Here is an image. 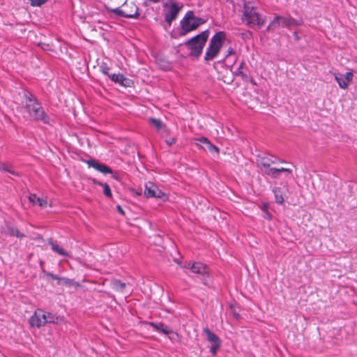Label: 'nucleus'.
<instances>
[{
  "instance_id": "f257e3e1",
  "label": "nucleus",
  "mask_w": 357,
  "mask_h": 357,
  "mask_svg": "<svg viewBox=\"0 0 357 357\" xmlns=\"http://www.w3.org/2000/svg\"><path fill=\"white\" fill-rule=\"evenodd\" d=\"M23 109L29 116L36 120H40L45 123H49V117L38 100L30 93L24 94Z\"/></svg>"
},
{
  "instance_id": "f03ea898",
  "label": "nucleus",
  "mask_w": 357,
  "mask_h": 357,
  "mask_svg": "<svg viewBox=\"0 0 357 357\" xmlns=\"http://www.w3.org/2000/svg\"><path fill=\"white\" fill-rule=\"evenodd\" d=\"M242 22L249 26L261 27L265 24L263 18L257 12V8L250 1H245L243 7Z\"/></svg>"
},
{
  "instance_id": "7ed1b4c3",
  "label": "nucleus",
  "mask_w": 357,
  "mask_h": 357,
  "mask_svg": "<svg viewBox=\"0 0 357 357\" xmlns=\"http://www.w3.org/2000/svg\"><path fill=\"white\" fill-rule=\"evenodd\" d=\"M208 36L209 31L207 29L186 40L184 45L190 51V54L199 57L202 53Z\"/></svg>"
},
{
  "instance_id": "20e7f679",
  "label": "nucleus",
  "mask_w": 357,
  "mask_h": 357,
  "mask_svg": "<svg viewBox=\"0 0 357 357\" xmlns=\"http://www.w3.org/2000/svg\"><path fill=\"white\" fill-rule=\"evenodd\" d=\"M205 22L204 19L196 17L192 11H188L180 21V36H185L187 33L197 29Z\"/></svg>"
},
{
  "instance_id": "39448f33",
  "label": "nucleus",
  "mask_w": 357,
  "mask_h": 357,
  "mask_svg": "<svg viewBox=\"0 0 357 357\" xmlns=\"http://www.w3.org/2000/svg\"><path fill=\"white\" fill-rule=\"evenodd\" d=\"M225 39V33L223 31H219L213 35L206 50L204 56L205 61L208 62L212 61L218 56L222 47Z\"/></svg>"
},
{
  "instance_id": "423d86ee",
  "label": "nucleus",
  "mask_w": 357,
  "mask_h": 357,
  "mask_svg": "<svg viewBox=\"0 0 357 357\" xmlns=\"http://www.w3.org/2000/svg\"><path fill=\"white\" fill-rule=\"evenodd\" d=\"M163 7L165 8V22L168 23L169 25H171L172 22L176 19L180 10L183 8V5L171 1L165 3Z\"/></svg>"
},
{
  "instance_id": "0eeeda50",
  "label": "nucleus",
  "mask_w": 357,
  "mask_h": 357,
  "mask_svg": "<svg viewBox=\"0 0 357 357\" xmlns=\"http://www.w3.org/2000/svg\"><path fill=\"white\" fill-rule=\"evenodd\" d=\"M144 194L148 197H157L160 199H167L166 194L152 182H148L145 185Z\"/></svg>"
},
{
  "instance_id": "6e6552de",
  "label": "nucleus",
  "mask_w": 357,
  "mask_h": 357,
  "mask_svg": "<svg viewBox=\"0 0 357 357\" xmlns=\"http://www.w3.org/2000/svg\"><path fill=\"white\" fill-rule=\"evenodd\" d=\"M29 322L31 327L38 328L46 324L47 321L45 320V311L42 309H37L29 318Z\"/></svg>"
},
{
  "instance_id": "1a4fd4ad",
  "label": "nucleus",
  "mask_w": 357,
  "mask_h": 357,
  "mask_svg": "<svg viewBox=\"0 0 357 357\" xmlns=\"http://www.w3.org/2000/svg\"><path fill=\"white\" fill-rule=\"evenodd\" d=\"M190 270L192 273L201 275L202 276L204 284H206L208 283L209 274L208 273L207 267L206 265L201 262H195L192 263V266H190Z\"/></svg>"
},
{
  "instance_id": "9d476101",
  "label": "nucleus",
  "mask_w": 357,
  "mask_h": 357,
  "mask_svg": "<svg viewBox=\"0 0 357 357\" xmlns=\"http://www.w3.org/2000/svg\"><path fill=\"white\" fill-rule=\"evenodd\" d=\"M353 76L354 75L351 71L347 72L344 75L341 74H335V79L337 81L341 89H347L349 82L352 81Z\"/></svg>"
},
{
  "instance_id": "9b49d317",
  "label": "nucleus",
  "mask_w": 357,
  "mask_h": 357,
  "mask_svg": "<svg viewBox=\"0 0 357 357\" xmlns=\"http://www.w3.org/2000/svg\"><path fill=\"white\" fill-rule=\"evenodd\" d=\"M86 164L89 167L95 169L96 171L101 172L103 174H112L113 171L111 168L106 165L100 163L94 159H89L86 160Z\"/></svg>"
},
{
  "instance_id": "f8f14e48",
  "label": "nucleus",
  "mask_w": 357,
  "mask_h": 357,
  "mask_svg": "<svg viewBox=\"0 0 357 357\" xmlns=\"http://www.w3.org/2000/svg\"><path fill=\"white\" fill-rule=\"evenodd\" d=\"M303 24L302 20H296L291 17L282 16V26L287 29L301 26Z\"/></svg>"
},
{
  "instance_id": "ddd939ff",
  "label": "nucleus",
  "mask_w": 357,
  "mask_h": 357,
  "mask_svg": "<svg viewBox=\"0 0 357 357\" xmlns=\"http://www.w3.org/2000/svg\"><path fill=\"white\" fill-rule=\"evenodd\" d=\"M109 77L115 83H119L123 86H129L130 80L126 78L123 74H112Z\"/></svg>"
},
{
  "instance_id": "4468645a",
  "label": "nucleus",
  "mask_w": 357,
  "mask_h": 357,
  "mask_svg": "<svg viewBox=\"0 0 357 357\" xmlns=\"http://www.w3.org/2000/svg\"><path fill=\"white\" fill-rule=\"evenodd\" d=\"M262 169L261 170L268 176H271L272 178H276L280 176L279 170L278 168L270 167L269 163H262Z\"/></svg>"
},
{
  "instance_id": "2eb2a0df",
  "label": "nucleus",
  "mask_w": 357,
  "mask_h": 357,
  "mask_svg": "<svg viewBox=\"0 0 357 357\" xmlns=\"http://www.w3.org/2000/svg\"><path fill=\"white\" fill-rule=\"evenodd\" d=\"M149 324L156 331L162 333L163 334L169 335L172 333V330L167 325L162 323L149 322Z\"/></svg>"
},
{
  "instance_id": "dca6fc26",
  "label": "nucleus",
  "mask_w": 357,
  "mask_h": 357,
  "mask_svg": "<svg viewBox=\"0 0 357 357\" xmlns=\"http://www.w3.org/2000/svg\"><path fill=\"white\" fill-rule=\"evenodd\" d=\"M204 333L206 335V339L212 344H221V341L218 335L211 331L208 328L204 329Z\"/></svg>"
},
{
  "instance_id": "f3484780",
  "label": "nucleus",
  "mask_w": 357,
  "mask_h": 357,
  "mask_svg": "<svg viewBox=\"0 0 357 357\" xmlns=\"http://www.w3.org/2000/svg\"><path fill=\"white\" fill-rule=\"evenodd\" d=\"M29 201L33 204H38L40 207H45L47 205L46 199L38 197L36 194H31L29 197Z\"/></svg>"
},
{
  "instance_id": "a211bd4d",
  "label": "nucleus",
  "mask_w": 357,
  "mask_h": 357,
  "mask_svg": "<svg viewBox=\"0 0 357 357\" xmlns=\"http://www.w3.org/2000/svg\"><path fill=\"white\" fill-rule=\"evenodd\" d=\"M280 24L282 25V16L275 15L272 22L267 26L266 31H270L271 30L278 29Z\"/></svg>"
},
{
  "instance_id": "6ab92c4d",
  "label": "nucleus",
  "mask_w": 357,
  "mask_h": 357,
  "mask_svg": "<svg viewBox=\"0 0 357 357\" xmlns=\"http://www.w3.org/2000/svg\"><path fill=\"white\" fill-rule=\"evenodd\" d=\"M5 233L10 236H16L17 238H22L24 237V234L19 231V229L13 226L7 227Z\"/></svg>"
},
{
  "instance_id": "aec40b11",
  "label": "nucleus",
  "mask_w": 357,
  "mask_h": 357,
  "mask_svg": "<svg viewBox=\"0 0 357 357\" xmlns=\"http://www.w3.org/2000/svg\"><path fill=\"white\" fill-rule=\"evenodd\" d=\"M112 11L116 15L126 18H137L139 16V13L137 11H136L134 14H128L123 10L119 8H115Z\"/></svg>"
},
{
  "instance_id": "412c9836",
  "label": "nucleus",
  "mask_w": 357,
  "mask_h": 357,
  "mask_svg": "<svg viewBox=\"0 0 357 357\" xmlns=\"http://www.w3.org/2000/svg\"><path fill=\"white\" fill-rule=\"evenodd\" d=\"M51 248L52 250L59 255L68 257L69 256V254L68 252H66L64 249H63L61 247H60L56 243L51 241L50 243Z\"/></svg>"
},
{
  "instance_id": "4be33fe9",
  "label": "nucleus",
  "mask_w": 357,
  "mask_h": 357,
  "mask_svg": "<svg viewBox=\"0 0 357 357\" xmlns=\"http://www.w3.org/2000/svg\"><path fill=\"white\" fill-rule=\"evenodd\" d=\"M273 192L275 196V202L278 204H282L284 202V199L282 195V191L280 188H274Z\"/></svg>"
},
{
  "instance_id": "5701e85b",
  "label": "nucleus",
  "mask_w": 357,
  "mask_h": 357,
  "mask_svg": "<svg viewBox=\"0 0 357 357\" xmlns=\"http://www.w3.org/2000/svg\"><path fill=\"white\" fill-rule=\"evenodd\" d=\"M93 182H94V183L102 187L103 193L107 197H108V198L112 197V191H111L110 187L109 186V185L107 183H102V182H100V181H98L96 180H94Z\"/></svg>"
},
{
  "instance_id": "b1692460",
  "label": "nucleus",
  "mask_w": 357,
  "mask_h": 357,
  "mask_svg": "<svg viewBox=\"0 0 357 357\" xmlns=\"http://www.w3.org/2000/svg\"><path fill=\"white\" fill-rule=\"evenodd\" d=\"M112 287L114 290L117 291H123L126 287V283L121 282L119 280H114L112 282Z\"/></svg>"
},
{
  "instance_id": "393cba45",
  "label": "nucleus",
  "mask_w": 357,
  "mask_h": 357,
  "mask_svg": "<svg viewBox=\"0 0 357 357\" xmlns=\"http://www.w3.org/2000/svg\"><path fill=\"white\" fill-rule=\"evenodd\" d=\"M59 317L56 314L45 312V320L47 321V324L57 323L59 321Z\"/></svg>"
},
{
  "instance_id": "a878e982",
  "label": "nucleus",
  "mask_w": 357,
  "mask_h": 357,
  "mask_svg": "<svg viewBox=\"0 0 357 357\" xmlns=\"http://www.w3.org/2000/svg\"><path fill=\"white\" fill-rule=\"evenodd\" d=\"M245 66V62L242 61L238 68L234 71V75L236 76L241 77L243 79L247 78V75L243 72V68Z\"/></svg>"
},
{
  "instance_id": "bb28decb",
  "label": "nucleus",
  "mask_w": 357,
  "mask_h": 357,
  "mask_svg": "<svg viewBox=\"0 0 357 357\" xmlns=\"http://www.w3.org/2000/svg\"><path fill=\"white\" fill-rule=\"evenodd\" d=\"M0 170L7 172L14 176H18L11 165L10 164H0Z\"/></svg>"
},
{
  "instance_id": "cd10ccee",
  "label": "nucleus",
  "mask_w": 357,
  "mask_h": 357,
  "mask_svg": "<svg viewBox=\"0 0 357 357\" xmlns=\"http://www.w3.org/2000/svg\"><path fill=\"white\" fill-rule=\"evenodd\" d=\"M149 122L153 126L155 127V128L158 130H161L164 126L162 122L160 119H158L151 118L149 119Z\"/></svg>"
},
{
  "instance_id": "c85d7f7f",
  "label": "nucleus",
  "mask_w": 357,
  "mask_h": 357,
  "mask_svg": "<svg viewBox=\"0 0 357 357\" xmlns=\"http://www.w3.org/2000/svg\"><path fill=\"white\" fill-rule=\"evenodd\" d=\"M109 68L108 67L107 64L106 63H102L101 65L100 66V72L105 75H107L109 77V75H110L109 74Z\"/></svg>"
},
{
  "instance_id": "c756f323",
  "label": "nucleus",
  "mask_w": 357,
  "mask_h": 357,
  "mask_svg": "<svg viewBox=\"0 0 357 357\" xmlns=\"http://www.w3.org/2000/svg\"><path fill=\"white\" fill-rule=\"evenodd\" d=\"M195 144L199 146V144H203L206 145L210 141L208 140V139L207 137H201L195 138Z\"/></svg>"
},
{
  "instance_id": "7c9ffc66",
  "label": "nucleus",
  "mask_w": 357,
  "mask_h": 357,
  "mask_svg": "<svg viewBox=\"0 0 357 357\" xmlns=\"http://www.w3.org/2000/svg\"><path fill=\"white\" fill-rule=\"evenodd\" d=\"M206 146V149L208 150L210 152H215L216 153H219V148L213 145L211 142H209Z\"/></svg>"
},
{
  "instance_id": "2f4dec72",
  "label": "nucleus",
  "mask_w": 357,
  "mask_h": 357,
  "mask_svg": "<svg viewBox=\"0 0 357 357\" xmlns=\"http://www.w3.org/2000/svg\"><path fill=\"white\" fill-rule=\"evenodd\" d=\"M32 6H40L45 3L47 0H30Z\"/></svg>"
},
{
  "instance_id": "473e14b6",
  "label": "nucleus",
  "mask_w": 357,
  "mask_h": 357,
  "mask_svg": "<svg viewBox=\"0 0 357 357\" xmlns=\"http://www.w3.org/2000/svg\"><path fill=\"white\" fill-rule=\"evenodd\" d=\"M220 345L221 344H212V346L210 348V351L211 353L213 355V356H215L216 354H217V351L218 350V349L220 347Z\"/></svg>"
},
{
  "instance_id": "72a5a7b5",
  "label": "nucleus",
  "mask_w": 357,
  "mask_h": 357,
  "mask_svg": "<svg viewBox=\"0 0 357 357\" xmlns=\"http://www.w3.org/2000/svg\"><path fill=\"white\" fill-rule=\"evenodd\" d=\"M169 338L172 340V341H178V338H179V336H178V334L177 333H174L173 331H172V333H169Z\"/></svg>"
},
{
  "instance_id": "f704fd0d",
  "label": "nucleus",
  "mask_w": 357,
  "mask_h": 357,
  "mask_svg": "<svg viewBox=\"0 0 357 357\" xmlns=\"http://www.w3.org/2000/svg\"><path fill=\"white\" fill-rule=\"evenodd\" d=\"M47 275L49 277H50L52 280H58V284H60V280H61V278H59V276L53 274V273H49L47 274Z\"/></svg>"
},
{
  "instance_id": "c9c22d12",
  "label": "nucleus",
  "mask_w": 357,
  "mask_h": 357,
  "mask_svg": "<svg viewBox=\"0 0 357 357\" xmlns=\"http://www.w3.org/2000/svg\"><path fill=\"white\" fill-rule=\"evenodd\" d=\"M61 283L70 285L72 284V280L66 278H61V280H60V284Z\"/></svg>"
},
{
  "instance_id": "e433bc0d",
  "label": "nucleus",
  "mask_w": 357,
  "mask_h": 357,
  "mask_svg": "<svg viewBox=\"0 0 357 357\" xmlns=\"http://www.w3.org/2000/svg\"><path fill=\"white\" fill-rule=\"evenodd\" d=\"M271 163H275V162H276V159H275V160L264 159V160L261 162L260 165H261V167H262V163H269V164H271ZM262 168H263V167H261V169H262Z\"/></svg>"
},
{
  "instance_id": "4c0bfd02",
  "label": "nucleus",
  "mask_w": 357,
  "mask_h": 357,
  "mask_svg": "<svg viewBox=\"0 0 357 357\" xmlns=\"http://www.w3.org/2000/svg\"><path fill=\"white\" fill-rule=\"evenodd\" d=\"M278 169L279 170V174L281 172H287V174H291V172H292L291 169H287V168H284V167L278 168Z\"/></svg>"
},
{
  "instance_id": "58836bf2",
  "label": "nucleus",
  "mask_w": 357,
  "mask_h": 357,
  "mask_svg": "<svg viewBox=\"0 0 357 357\" xmlns=\"http://www.w3.org/2000/svg\"><path fill=\"white\" fill-rule=\"evenodd\" d=\"M165 142H166V143L168 145L171 146V145H172V144L176 143V139L174 138V137L173 138H170L169 139H166Z\"/></svg>"
},
{
  "instance_id": "ea45409f",
  "label": "nucleus",
  "mask_w": 357,
  "mask_h": 357,
  "mask_svg": "<svg viewBox=\"0 0 357 357\" xmlns=\"http://www.w3.org/2000/svg\"><path fill=\"white\" fill-rule=\"evenodd\" d=\"M234 54V51L232 48H229L227 51V54L225 55V59L227 58L229 55Z\"/></svg>"
},
{
  "instance_id": "a19ab883",
  "label": "nucleus",
  "mask_w": 357,
  "mask_h": 357,
  "mask_svg": "<svg viewBox=\"0 0 357 357\" xmlns=\"http://www.w3.org/2000/svg\"><path fill=\"white\" fill-rule=\"evenodd\" d=\"M116 209H117V211H118L121 214L124 215V211H123V208H122L119 205H118V206H116Z\"/></svg>"
},
{
  "instance_id": "79ce46f5",
  "label": "nucleus",
  "mask_w": 357,
  "mask_h": 357,
  "mask_svg": "<svg viewBox=\"0 0 357 357\" xmlns=\"http://www.w3.org/2000/svg\"><path fill=\"white\" fill-rule=\"evenodd\" d=\"M294 39L297 41H298L300 40V36H298V33L296 31L294 32Z\"/></svg>"
},
{
  "instance_id": "37998d69",
  "label": "nucleus",
  "mask_w": 357,
  "mask_h": 357,
  "mask_svg": "<svg viewBox=\"0 0 357 357\" xmlns=\"http://www.w3.org/2000/svg\"><path fill=\"white\" fill-rule=\"evenodd\" d=\"M192 263L191 262H188L186 263L183 267L185 268H190V266H192Z\"/></svg>"
},
{
  "instance_id": "c03bdc74",
  "label": "nucleus",
  "mask_w": 357,
  "mask_h": 357,
  "mask_svg": "<svg viewBox=\"0 0 357 357\" xmlns=\"http://www.w3.org/2000/svg\"><path fill=\"white\" fill-rule=\"evenodd\" d=\"M149 1L152 2V3H158L160 0H149Z\"/></svg>"
},
{
  "instance_id": "a18cd8bd",
  "label": "nucleus",
  "mask_w": 357,
  "mask_h": 357,
  "mask_svg": "<svg viewBox=\"0 0 357 357\" xmlns=\"http://www.w3.org/2000/svg\"><path fill=\"white\" fill-rule=\"evenodd\" d=\"M234 315L236 317V318H238L239 317V314H237V313H234Z\"/></svg>"
}]
</instances>
